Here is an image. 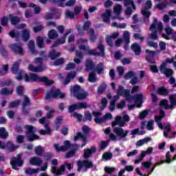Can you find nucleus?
I'll list each match as a JSON object with an SVG mask.
<instances>
[{
  "label": "nucleus",
  "mask_w": 176,
  "mask_h": 176,
  "mask_svg": "<svg viewBox=\"0 0 176 176\" xmlns=\"http://www.w3.org/2000/svg\"><path fill=\"white\" fill-rule=\"evenodd\" d=\"M130 122V116L129 115L125 114L122 116H118L116 117L115 120L111 123L112 127H115L116 126H119L120 127H115L113 130V133L116 134L117 137H120V138H125V137H127L129 135V130H126L124 131V129L122 127H124V124H126V122Z\"/></svg>",
  "instance_id": "f257e3e1"
},
{
  "label": "nucleus",
  "mask_w": 176,
  "mask_h": 176,
  "mask_svg": "<svg viewBox=\"0 0 176 176\" xmlns=\"http://www.w3.org/2000/svg\"><path fill=\"white\" fill-rule=\"evenodd\" d=\"M57 98H65V94L61 92L60 89H56V87H52L50 90L46 91L45 100L46 101H51L52 99L56 100Z\"/></svg>",
  "instance_id": "f03ea898"
},
{
  "label": "nucleus",
  "mask_w": 176,
  "mask_h": 176,
  "mask_svg": "<svg viewBox=\"0 0 176 176\" xmlns=\"http://www.w3.org/2000/svg\"><path fill=\"white\" fill-rule=\"evenodd\" d=\"M157 27L160 32L163 31V23L159 22L157 23V18H153V23L150 26V30L151 31V39H153V41L159 39V36H157V30H156Z\"/></svg>",
  "instance_id": "7ed1b4c3"
},
{
  "label": "nucleus",
  "mask_w": 176,
  "mask_h": 176,
  "mask_svg": "<svg viewBox=\"0 0 176 176\" xmlns=\"http://www.w3.org/2000/svg\"><path fill=\"white\" fill-rule=\"evenodd\" d=\"M24 129H25V135L28 141L32 142L39 140V136L35 134V133H36V129L35 126L31 124H26L25 125Z\"/></svg>",
  "instance_id": "20e7f679"
},
{
  "label": "nucleus",
  "mask_w": 176,
  "mask_h": 176,
  "mask_svg": "<svg viewBox=\"0 0 176 176\" xmlns=\"http://www.w3.org/2000/svg\"><path fill=\"white\" fill-rule=\"evenodd\" d=\"M43 60H45L42 57H36L34 58L35 64H38L36 67L34 66L32 64L28 65V69L30 72H43L45 69L43 68Z\"/></svg>",
  "instance_id": "39448f33"
},
{
  "label": "nucleus",
  "mask_w": 176,
  "mask_h": 176,
  "mask_svg": "<svg viewBox=\"0 0 176 176\" xmlns=\"http://www.w3.org/2000/svg\"><path fill=\"white\" fill-rule=\"evenodd\" d=\"M10 164L13 170L19 171V168L18 167H23V164H24V161L21 160V155L19 153L17 155V157H13L11 158Z\"/></svg>",
  "instance_id": "423d86ee"
},
{
  "label": "nucleus",
  "mask_w": 176,
  "mask_h": 176,
  "mask_svg": "<svg viewBox=\"0 0 176 176\" xmlns=\"http://www.w3.org/2000/svg\"><path fill=\"white\" fill-rule=\"evenodd\" d=\"M31 105V100L30 98L28 97L27 95L23 96V101L22 102V112L24 115H28L30 113V111H31V109L30 107Z\"/></svg>",
  "instance_id": "0eeeda50"
},
{
  "label": "nucleus",
  "mask_w": 176,
  "mask_h": 176,
  "mask_svg": "<svg viewBox=\"0 0 176 176\" xmlns=\"http://www.w3.org/2000/svg\"><path fill=\"white\" fill-rule=\"evenodd\" d=\"M118 96H123L126 101L131 99V96L130 95V90L124 89L123 85H119L117 89Z\"/></svg>",
  "instance_id": "6e6552de"
},
{
  "label": "nucleus",
  "mask_w": 176,
  "mask_h": 176,
  "mask_svg": "<svg viewBox=\"0 0 176 176\" xmlns=\"http://www.w3.org/2000/svg\"><path fill=\"white\" fill-rule=\"evenodd\" d=\"M160 71L164 74L166 78H171L174 75V70L166 67V63H162L160 66Z\"/></svg>",
  "instance_id": "1a4fd4ad"
},
{
  "label": "nucleus",
  "mask_w": 176,
  "mask_h": 176,
  "mask_svg": "<svg viewBox=\"0 0 176 176\" xmlns=\"http://www.w3.org/2000/svg\"><path fill=\"white\" fill-rule=\"evenodd\" d=\"M146 56L145 60L150 64H156V60L155 56H156V51H151L148 49L145 50Z\"/></svg>",
  "instance_id": "9d476101"
},
{
  "label": "nucleus",
  "mask_w": 176,
  "mask_h": 176,
  "mask_svg": "<svg viewBox=\"0 0 176 176\" xmlns=\"http://www.w3.org/2000/svg\"><path fill=\"white\" fill-rule=\"evenodd\" d=\"M72 32V29H69L62 36L61 38H58L52 44V47H57L58 45H64L65 43V39H67V36L69 35Z\"/></svg>",
  "instance_id": "9b49d317"
},
{
  "label": "nucleus",
  "mask_w": 176,
  "mask_h": 176,
  "mask_svg": "<svg viewBox=\"0 0 176 176\" xmlns=\"http://www.w3.org/2000/svg\"><path fill=\"white\" fill-rule=\"evenodd\" d=\"M76 75H78V73L76 71L69 72L66 75L65 80L63 81V85L65 86L69 85L72 80H74V79L76 78Z\"/></svg>",
  "instance_id": "f8f14e48"
},
{
  "label": "nucleus",
  "mask_w": 176,
  "mask_h": 176,
  "mask_svg": "<svg viewBox=\"0 0 176 176\" xmlns=\"http://www.w3.org/2000/svg\"><path fill=\"white\" fill-rule=\"evenodd\" d=\"M41 82H43L47 87L53 86V85H54V80L49 79L47 76H38L37 83Z\"/></svg>",
  "instance_id": "ddd939ff"
},
{
  "label": "nucleus",
  "mask_w": 176,
  "mask_h": 176,
  "mask_svg": "<svg viewBox=\"0 0 176 176\" xmlns=\"http://www.w3.org/2000/svg\"><path fill=\"white\" fill-rule=\"evenodd\" d=\"M38 78L39 76L34 73L30 74V76H28V74L25 73L24 76L25 82H30V80H32V82H35L36 83H38Z\"/></svg>",
  "instance_id": "4468645a"
},
{
  "label": "nucleus",
  "mask_w": 176,
  "mask_h": 176,
  "mask_svg": "<svg viewBox=\"0 0 176 176\" xmlns=\"http://www.w3.org/2000/svg\"><path fill=\"white\" fill-rule=\"evenodd\" d=\"M73 105L74 106L76 111L91 108V104H89L86 102H78V103L74 104Z\"/></svg>",
  "instance_id": "2eb2a0df"
},
{
  "label": "nucleus",
  "mask_w": 176,
  "mask_h": 176,
  "mask_svg": "<svg viewBox=\"0 0 176 176\" xmlns=\"http://www.w3.org/2000/svg\"><path fill=\"white\" fill-rule=\"evenodd\" d=\"M142 98H144V95L142 94H137L134 96H131V99L129 101V102H131L133 100H134L135 104H139L140 105H142Z\"/></svg>",
  "instance_id": "dca6fc26"
},
{
  "label": "nucleus",
  "mask_w": 176,
  "mask_h": 176,
  "mask_svg": "<svg viewBox=\"0 0 176 176\" xmlns=\"http://www.w3.org/2000/svg\"><path fill=\"white\" fill-rule=\"evenodd\" d=\"M96 69V65L91 59H87L85 61V71L89 72V71H94Z\"/></svg>",
  "instance_id": "f3484780"
},
{
  "label": "nucleus",
  "mask_w": 176,
  "mask_h": 176,
  "mask_svg": "<svg viewBox=\"0 0 176 176\" xmlns=\"http://www.w3.org/2000/svg\"><path fill=\"white\" fill-rule=\"evenodd\" d=\"M20 64H21V59H18L14 63L11 68V72L14 75H17V73L20 71Z\"/></svg>",
  "instance_id": "a211bd4d"
},
{
  "label": "nucleus",
  "mask_w": 176,
  "mask_h": 176,
  "mask_svg": "<svg viewBox=\"0 0 176 176\" xmlns=\"http://www.w3.org/2000/svg\"><path fill=\"white\" fill-rule=\"evenodd\" d=\"M96 151H97V149L96 148V147H91L90 148H87L84 151V154H83L84 159L85 160L89 159V157H90V156H91L93 153H96Z\"/></svg>",
  "instance_id": "6ab92c4d"
},
{
  "label": "nucleus",
  "mask_w": 176,
  "mask_h": 176,
  "mask_svg": "<svg viewBox=\"0 0 176 176\" xmlns=\"http://www.w3.org/2000/svg\"><path fill=\"white\" fill-rule=\"evenodd\" d=\"M21 38L23 42H28L31 38V32L29 29H24L22 31Z\"/></svg>",
  "instance_id": "aec40b11"
},
{
  "label": "nucleus",
  "mask_w": 176,
  "mask_h": 176,
  "mask_svg": "<svg viewBox=\"0 0 176 176\" xmlns=\"http://www.w3.org/2000/svg\"><path fill=\"white\" fill-rule=\"evenodd\" d=\"M10 49L15 53H19V54H23V47H21V46L19 45V44L17 43L11 44L10 45Z\"/></svg>",
  "instance_id": "412c9836"
},
{
  "label": "nucleus",
  "mask_w": 176,
  "mask_h": 176,
  "mask_svg": "<svg viewBox=\"0 0 176 176\" xmlns=\"http://www.w3.org/2000/svg\"><path fill=\"white\" fill-rule=\"evenodd\" d=\"M157 93L159 94V96H162V97H167V96H168V93H170V90L167 89L166 87L162 86L157 89Z\"/></svg>",
  "instance_id": "4be33fe9"
},
{
  "label": "nucleus",
  "mask_w": 176,
  "mask_h": 176,
  "mask_svg": "<svg viewBox=\"0 0 176 176\" xmlns=\"http://www.w3.org/2000/svg\"><path fill=\"white\" fill-rule=\"evenodd\" d=\"M131 49L134 52L135 56H140L141 54V46L137 43H133L131 45Z\"/></svg>",
  "instance_id": "5701e85b"
},
{
  "label": "nucleus",
  "mask_w": 176,
  "mask_h": 176,
  "mask_svg": "<svg viewBox=\"0 0 176 176\" xmlns=\"http://www.w3.org/2000/svg\"><path fill=\"white\" fill-rule=\"evenodd\" d=\"M160 107H164L165 109H174V105L173 103H170V105L168 104V100L166 99H163L159 104Z\"/></svg>",
  "instance_id": "b1692460"
},
{
  "label": "nucleus",
  "mask_w": 176,
  "mask_h": 176,
  "mask_svg": "<svg viewBox=\"0 0 176 176\" xmlns=\"http://www.w3.org/2000/svg\"><path fill=\"white\" fill-rule=\"evenodd\" d=\"M29 162L32 166H41L43 163L42 160L37 157L30 158Z\"/></svg>",
  "instance_id": "393cba45"
},
{
  "label": "nucleus",
  "mask_w": 176,
  "mask_h": 176,
  "mask_svg": "<svg viewBox=\"0 0 176 176\" xmlns=\"http://www.w3.org/2000/svg\"><path fill=\"white\" fill-rule=\"evenodd\" d=\"M123 36L125 42L124 49L125 50H129V43H130V33L129 32H125L123 34Z\"/></svg>",
  "instance_id": "a878e982"
},
{
  "label": "nucleus",
  "mask_w": 176,
  "mask_h": 176,
  "mask_svg": "<svg viewBox=\"0 0 176 176\" xmlns=\"http://www.w3.org/2000/svg\"><path fill=\"white\" fill-rule=\"evenodd\" d=\"M8 16L10 20V24L12 25H17V24L21 21V19L19 16H13L10 14Z\"/></svg>",
  "instance_id": "bb28decb"
},
{
  "label": "nucleus",
  "mask_w": 176,
  "mask_h": 176,
  "mask_svg": "<svg viewBox=\"0 0 176 176\" xmlns=\"http://www.w3.org/2000/svg\"><path fill=\"white\" fill-rule=\"evenodd\" d=\"M87 96H89V94L86 92L85 89L81 88V92L76 95V98L77 100L82 101L83 100H86V98H87Z\"/></svg>",
  "instance_id": "cd10ccee"
},
{
  "label": "nucleus",
  "mask_w": 176,
  "mask_h": 176,
  "mask_svg": "<svg viewBox=\"0 0 176 176\" xmlns=\"http://www.w3.org/2000/svg\"><path fill=\"white\" fill-rule=\"evenodd\" d=\"M83 166L85 167L84 171L85 173L87 172V170H89V168H93V167H94V164H93V162L89 160H83Z\"/></svg>",
  "instance_id": "c85d7f7f"
},
{
  "label": "nucleus",
  "mask_w": 176,
  "mask_h": 176,
  "mask_svg": "<svg viewBox=\"0 0 176 176\" xmlns=\"http://www.w3.org/2000/svg\"><path fill=\"white\" fill-rule=\"evenodd\" d=\"M9 36L12 38V39H15L16 41H19L20 39V32H16L15 29L12 30L9 33H8Z\"/></svg>",
  "instance_id": "c756f323"
},
{
  "label": "nucleus",
  "mask_w": 176,
  "mask_h": 176,
  "mask_svg": "<svg viewBox=\"0 0 176 176\" xmlns=\"http://www.w3.org/2000/svg\"><path fill=\"white\" fill-rule=\"evenodd\" d=\"M89 41L92 43H94L96 41H97V35H96V32L94 31V29L91 28L89 31Z\"/></svg>",
  "instance_id": "7c9ffc66"
},
{
  "label": "nucleus",
  "mask_w": 176,
  "mask_h": 176,
  "mask_svg": "<svg viewBox=\"0 0 176 176\" xmlns=\"http://www.w3.org/2000/svg\"><path fill=\"white\" fill-rule=\"evenodd\" d=\"M53 5H57L58 8H64V3L67 0H48Z\"/></svg>",
  "instance_id": "2f4dec72"
},
{
  "label": "nucleus",
  "mask_w": 176,
  "mask_h": 176,
  "mask_svg": "<svg viewBox=\"0 0 176 176\" xmlns=\"http://www.w3.org/2000/svg\"><path fill=\"white\" fill-rule=\"evenodd\" d=\"M47 35L50 39H56V38H58V33L54 29L50 30Z\"/></svg>",
  "instance_id": "473e14b6"
},
{
  "label": "nucleus",
  "mask_w": 176,
  "mask_h": 176,
  "mask_svg": "<svg viewBox=\"0 0 176 176\" xmlns=\"http://www.w3.org/2000/svg\"><path fill=\"white\" fill-rule=\"evenodd\" d=\"M60 55L61 52H56V50H52L51 52H49V57L51 58V60H56V58L60 57Z\"/></svg>",
  "instance_id": "72a5a7b5"
},
{
  "label": "nucleus",
  "mask_w": 176,
  "mask_h": 176,
  "mask_svg": "<svg viewBox=\"0 0 176 176\" xmlns=\"http://www.w3.org/2000/svg\"><path fill=\"white\" fill-rule=\"evenodd\" d=\"M94 72H97L98 75H101V74H104V63H99L97 66L94 69Z\"/></svg>",
  "instance_id": "f704fd0d"
},
{
  "label": "nucleus",
  "mask_w": 176,
  "mask_h": 176,
  "mask_svg": "<svg viewBox=\"0 0 176 176\" xmlns=\"http://www.w3.org/2000/svg\"><path fill=\"white\" fill-rule=\"evenodd\" d=\"M25 89L24 88V86L20 85H18L15 89V91L17 94V96H19L20 97L24 96V91Z\"/></svg>",
  "instance_id": "c9c22d12"
},
{
  "label": "nucleus",
  "mask_w": 176,
  "mask_h": 176,
  "mask_svg": "<svg viewBox=\"0 0 176 176\" xmlns=\"http://www.w3.org/2000/svg\"><path fill=\"white\" fill-rule=\"evenodd\" d=\"M1 96H12L13 94V89L9 90L8 87H4L0 90Z\"/></svg>",
  "instance_id": "e433bc0d"
},
{
  "label": "nucleus",
  "mask_w": 176,
  "mask_h": 176,
  "mask_svg": "<svg viewBox=\"0 0 176 176\" xmlns=\"http://www.w3.org/2000/svg\"><path fill=\"white\" fill-rule=\"evenodd\" d=\"M9 137V133L6 131L5 127H0V138L6 140Z\"/></svg>",
  "instance_id": "4c0bfd02"
},
{
  "label": "nucleus",
  "mask_w": 176,
  "mask_h": 176,
  "mask_svg": "<svg viewBox=\"0 0 176 176\" xmlns=\"http://www.w3.org/2000/svg\"><path fill=\"white\" fill-rule=\"evenodd\" d=\"M70 90L73 93L74 97H76V96L82 91V89L79 85H74L72 88L70 89Z\"/></svg>",
  "instance_id": "58836bf2"
},
{
  "label": "nucleus",
  "mask_w": 176,
  "mask_h": 176,
  "mask_svg": "<svg viewBox=\"0 0 176 176\" xmlns=\"http://www.w3.org/2000/svg\"><path fill=\"white\" fill-rule=\"evenodd\" d=\"M45 41L43 40V37L38 36L36 37V45L39 47L40 49H42L43 47V43Z\"/></svg>",
  "instance_id": "ea45409f"
},
{
  "label": "nucleus",
  "mask_w": 176,
  "mask_h": 176,
  "mask_svg": "<svg viewBox=\"0 0 176 176\" xmlns=\"http://www.w3.org/2000/svg\"><path fill=\"white\" fill-rule=\"evenodd\" d=\"M88 81L90 83H94L95 82H97V77L96 76V73L94 72L89 73L88 76Z\"/></svg>",
  "instance_id": "a19ab883"
},
{
  "label": "nucleus",
  "mask_w": 176,
  "mask_h": 176,
  "mask_svg": "<svg viewBox=\"0 0 176 176\" xmlns=\"http://www.w3.org/2000/svg\"><path fill=\"white\" fill-rule=\"evenodd\" d=\"M30 52L35 54L36 53V50H35V42L33 40H30L28 45Z\"/></svg>",
  "instance_id": "79ce46f5"
},
{
  "label": "nucleus",
  "mask_w": 176,
  "mask_h": 176,
  "mask_svg": "<svg viewBox=\"0 0 176 176\" xmlns=\"http://www.w3.org/2000/svg\"><path fill=\"white\" fill-rule=\"evenodd\" d=\"M166 160H164V162L166 163V164H170V163H173L174 160L171 159V153L170 151L166 152L165 155Z\"/></svg>",
  "instance_id": "37998d69"
},
{
  "label": "nucleus",
  "mask_w": 176,
  "mask_h": 176,
  "mask_svg": "<svg viewBox=\"0 0 176 176\" xmlns=\"http://www.w3.org/2000/svg\"><path fill=\"white\" fill-rule=\"evenodd\" d=\"M6 148H8L9 152H14L16 151V146L13 142L8 141L6 144Z\"/></svg>",
  "instance_id": "c03bdc74"
},
{
  "label": "nucleus",
  "mask_w": 176,
  "mask_h": 176,
  "mask_svg": "<svg viewBox=\"0 0 176 176\" xmlns=\"http://www.w3.org/2000/svg\"><path fill=\"white\" fill-rule=\"evenodd\" d=\"M107 91V84L105 82L102 83L98 88V93L99 94H102L104 91Z\"/></svg>",
  "instance_id": "a18cd8bd"
},
{
  "label": "nucleus",
  "mask_w": 176,
  "mask_h": 176,
  "mask_svg": "<svg viewBox=\"0 0 176 176\" xmlns=\"http://www.w3.org/2000/svg\"><path fill=\"white\" fill-rule=\"evenodd\" d=\"M142 14L144 17V20H147V21H148L149 17H151V11L144 9L142 10Z\"/></svg>",
  "instance_id": "49530a36"
},
{
  "label": "nucleus",
  "mask_w": 176,
  "mask_h": 176,
  "mask_svg": "<svg viewBox=\"0 0 176 176\" xmlns=\"http://www.w3.org/2000/svg\"><path fill=\"white\" fill-rule=\"evenodd\" d=\"M0 53L4 58H9V54L8 53V51L6 50V48H5V46H2L0 49Z\"/></svg>",
  "instance_id": "de8ad7c7"
},
{
  "label": "nucleus",
  "mask_w": 176,
  "mask_h": 176,
  "mask_svg": "<svg viewBox=\"0 0 176 176\" xmlns=\"http://www.w3.org/2000/svg\"><path fill=\"white\" fill-rule=\"evenodd\" d=\"M34 152L37 156H42L43 155V148L41 146H36L34 148Z\"/></svg>",
  "instance_id": "09e8293b"
},
{
  "label": "nucleus",
  "mask_w": 176,
  "mask_h": 176,
  "mask_svg": "<svg viewBox=\"0 0 176 176\" xmlns=\"http://www.w3.org/2000/svg\"><path fill=\"white\" fill-rule=\"evenodd\" d=\"M170 5V3L166 2V3H162L160 4H157L155 6V8L158 9L159 10H163V9H166Z\"/></svg>",
  "instance_id": "8fccbe9b"
},
{
  "label": "nucleus",
  "mask_w": 176,
  "mask_h": 176,
  "mask_svg": "<svg viewBox=\"0 0 176 176\" xmlns=\"http://www.w3.org/2000/svg\"><path fill=\"white\" fill-rule=\"evenodd\" d=\"M65 63V59L64 58H59L55 60L54 65L55 67H58V65H63Z\"/></svg>",
  "instance_id": "3c124183"
},
{
  "label": "nucleus",
  "mask_w": 176,
  "mask_h": 176,
  "mask_svg": "<svg viewBox=\"0 0 176 176\" xmlns=\"http://www.w3.org/2000/svg\"><path fill=\"white\" fill-rule=\"evenodd\" d=\"M164 163H166L164 160H161L160 162H156L151 168V170L148 173V175H151V173L155 171V169L156 168V167H157V166H162V164H164Z\"/></svg>",
  "instance_id": "603ef678"
},
{
  "label": "nucleus",
  "mask_w": 176,
  "mask_h": 176,
  "mask_svg": "<svg viewBox=\"0 0 176 176\" xmlns=\"http://www.w3.org/2000/svg\"><path fill=\"white\" fill-rule=\"evenodd\" d=\"M54 148L56 152L60 153V152H65V147L64 146H59L58 144H55L54 145Z\"/></svg>",
  "instance_id": "864d4df0"
},
{
  "label": "nucleus",
  "mask_w": 176,
  "mask_h": 176,
  "mask_svg": "<svg viewBox=\"0 0 176 176\" xmlns=\"http://www.w3.org/2000/svg\"><path fill=\"white\" fill-rule=\"evenodd\" d=\"M98 50H100V56L101 57H104L105 56V47H104V45H102V44H100L98 46Z\"/></svg>",
  "instance_id": "5fc2aeb1"
},
{
  "label": "nucleus",
  "mask_w": 176,
  "mask_h": 176,
  "mask_svg": "<svg viewBox=\"0 0 176 176\" xmlns=\"http://www.w3.org/2000/svg\"><path fill=\"white\" fill-rule=\"evenodd\" d=\"M56 130H58L60 129V126H61V122H63V116H59L58 117L56 118Z\"/></svg>",
  "instance_id": "6e6d98bb"
},
{
  "label": "nucleus",
  "mask_w": 176,
  "mask_h": 176,
  "mask_svg": "<svg viewBox=\"0 0 176 176\" xmlns=\"http://www.w3.org/2000/svg\"><path fill=\"white\" fill-rule=\"evenodd\" d=\"M148 115H149V110L145 109V110L142 111L141 113H140L139 118L141 120L145 119V118H146V116H148Z\"/></svg>",
  "instance_id": "4d7b16f0"
},
{
  "label": "nucleus",
  "mask_w": 176,
  "mask_h": 176,
  "mask_svg": "<svg viewBox=\"0 0 176 176\" xmlns=\"http://www.w3.org/2000/svg\"><path fill=\"white\" fill-rule=\"evenodd\" d=\"M20 100L12 101L9 104V108H16V107H19L20 105Z\"/></svg>",
  "instance_id": "13d9d810"
},
{
  "label": "nucleus",
  "mask_w": 176,
  "mask_h": 176,
  "mask_svg": "<svg viewBox=\"0 0 176 176\" xmlns=\"http://www.w3.org/2000/svg\"><path fill=\"white\" fill-rule=\"evenodd\" d=\"M76 67V65H75V63L70 62L67 64L65 69L66 71H70V69H75Z\"/></svg>",
  "instance_id": "bf43d9fd"
},
{
  "label": "nucleus",
  "mask_w": 176,
  "mask_h": 176,
  "mask_svg": "<svg viewBox=\"0 0 176 176\" xmlns=\"http://www.w3.org/2000/svg\"><path fill=\"white\" fill-rule=\"evenodd\" d=\"M153 124H155V121H153V120H148L146 125L147 130L149 131L153 130Z\"/></svg>",
  "instance_id": "052dcab7"
},
{
  "label": "nucleus",
  "mask_w": 176,
  "mask_h": 176,
  "mask_svg": "<svg viewBox=\"0 0 176 176\" xmlns=\"http://www.w3.org/2000/svg\"><path fill=\"white\" fill-rule=\"evenodd\" d=\"M85 120H88L89 122H91V120H93V116L89 111H87L85 113Z\"/></svg>",
  "instance_id": "680f3d73"
},
{
  "label": "nucleus",
  "mask_w": 176,
  "mask_h": 176,
  "mask_svg": "<svg viewBox=\"0 0 176 176\" xmlns=\"http://www.w3.org/2000/svg\"><path fill=\"white\" fill-rule=\"evenodd\" d=\"M112 153L106 152L102 155V159H105L106 160H111L112 159Z\"/></svg>",
  "instance_id": "e2e57ef3"
},
{
  "label": "nucleus",
  "mask_w": 176,
  "mask_h": 176,
  "mask_svg": "<svg viewBox=\"0 0 176 176\" xmlns=\"http://www.w3.org/2000/svg\"><path fill=\"white\" fill-rule=\"evenodd\" d=\"M8 21L9 19H8V16H3L1 19V24L3 27H6Z\"/></svg>",
  "instance_id": "0e129e2a"
},
{
  "label": "nucleus",
  "mask_w": 176,
  "mask_h": 176,
  "mask_svg": "<svg viewBox=\"0 0 176 176\" xmlns=\"http://www.w3.org/2000/svg\"><path fill=\"white\" fill-rule=\"evenodd\" d=\"M76 153V151L75 149H72L69 151L65 155V159H69L72 157Z\"/></svg>",
  "instance_id": "69168bd1"
},
{
  "label": "nucleus",
  "mask_w": 176,
  "mask_h": 176,
  "mask_svg": "<svg viewBox=\"0 0 176 176\" xmlns=\"http://www.w3.org/2000/svg\"><path fill=\"white\" fill-rule=\"evenodd\" d=\"M142 166L144 167L146 170H149L151 168V166H152V162L151 161L148 162H142Z\"/></svg>",
  "instance_id": "338daca9"
},
{
  "label": "nucleus",
  "mask_w": 176,
  "mask_h": 176,
  "mask_svg": "<svg viewBox=\"0 0 176 176\" xmlns=\"http://www.w3.org/2000/svg\"><path fill=\"white\" fill-rule=\"evenodd\" d=\"M113 11L116 12L117 14H120V12H122V5L120 4H117L114 8Z\"/></svg>",
  "instance_id": "774afa93"
}]
</instances>
